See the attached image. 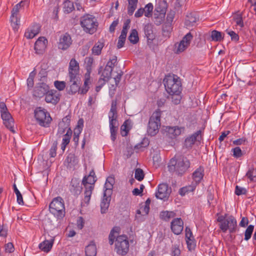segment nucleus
Instances as JSON below:
<instances>
[{"instance_id": "1", "label": "nucleus", "mask_w": 256, "mask_h": 256, "mask_svg": "<svg viewBox=\"0 0 256 256\" xmlns=\"http://www.w3.org/2000/svg\"><path fill=\"white\" fill-rule=\"evenodd\" d=\"M119 228L114 227L110 230L108 240L110 245H112L116 238L115 250L116 252L121 256H125L129 250V242L126 236L122 235L118 236Z\"/></svg>"}, {"instance_id": "2", "label": "nucleus", "mask_w": 256, "mask_h": 256, "mask_svg": "<svg viewBox=\"0 0 256 256\" xmlns=\"http://www.w3.org/2000/svg\"><path fill=\"white\" fill-rule=\"evenodd\" d=\"M190 162L185 156H180L172 158L168 164V168L170 172H176L179 175L184 174L190 168Z\"/></svg>"}, {"instance_id": "3", "label": "nucleus", "mask_w": 256, "mask_h": 256, "mask_svg": "<svg viewBox=\"0 0 256 256\" xmlns=\"http://www.w3.org/2000/svg\"><path fill=\"white\" fill-rule=\"evenodd\" d=\"M166 90L169 94L181 92L182 84L180 78L174 74H168L163 80Z\"/></svg>"}, {"instance_id": "4", "label": "nucleus", "mask_w": 256, "mask_h": 256, "mask_svg": "<svg viewBox=\"0 0 256 256\" xmlns=\"http://www.w3.org/2000/svg\"><path fill=\"white\" fill-rule=\"evenodd\" d=\"M116 100H112L111 104L110 110L108 114L110 138L111 140L113 142H114L116 139L118 126L117 121L118 113L116 110Z\"/></svg>"}, {"instance_id": "5", "label": "nucleus", "mask_w": 256, "mask_h": 256, "mask_svg": "<svg viewBox=\"0 0 256 256\" xmlns=\"http://www.w3.org/2000/svg\"><path fill=\"white\" fill-rule=\"evenodd\" d=\"M50 212L58 218H62L65 214V208L64 202L60 196L53 199L49 205Z\"/></svg>"}, {"instance_id": "6", "label": "nucleus", "mask_w": 256, "mask_h": 256, "mask_svg": "<svg viewBox=\"0 0 256 256\" xmlns=\"http://www.w3.org/2000/svg\"><path fill=\"white\" fill-rule=\"evenodd\" d=\"M80 24L84 30L90 34L95 32L98 26V22L92 15L86 14L80 18Z\"/></svg>"}, {"instance_id": "7", "label": "nucleus", "mask_w": 256, "mask_h": 256, "mask_svg": "<svg viewBox=\"0 0 256 256\" xmlns=\"http://www.w3.org/2000/svg\"><path fill=\"white\" fill-rule=\"evenodd\" d=\"M161 112L156 110L150 117L147 128L148 135L154 136L158 132L160 126Z\"/></svg>"}, {"instance_id": "8", "label": "nucleus", "mask_w": 256, "mask_h": 256, "mask_svg": "<svg viewBox=\"0 0 256 256\" xmlns=\"http://www.w3.org/2000/svg\"><path fill=\"white\" fill-rule=\"evenodd\" d=\"M0 112L4 125L10 132L14 134L16 132L14 129V120L8 112L6 106L4 102H0Z\"/></svg>"}, {"instance_id": "9", "label": "nucleus", "mask_w": 256, "mask_h": 256, "mask_svg": "<svg viewBox=\"0 0 256 256\" xmlns=\"http://www.w3.org/2000/svg\"><path fill=\"white\" fill-rule=\"evenodd\" d=\"M34 117L38 124L44 127H48L52 119L50 114L44 108H36L34 112Z\"/></svg>"}, {"instance_id": "10", "label": "nucleus", "mask_w": 256, "mask_h": 256, "mask_svg": "<svg viewBox=\"0 0 256 256\" xmlns=\"http://www.w3.org/2000/svg\"><path fill=\"white\" fill-rule=\"evenodd\" d=\"M221 230L225 232L229 230L230 233L234 232L236 228V220L232 216H230L226 218L225 221L220 224Z\"/></svg>"}, {"instance_id": "11", "label": "nucleus", "mask_w": 256, "mask_h": 256, "mask_svg": "<svg viewBox=\"0 0 256 256\" xmlns=\"http://www.w3.org/2000/svg\"><path fill=\"white\" fill-rule=\"evenodd\" d=\"M193 38V36L190 32L188 33L179 42L175 44L176 52L177 54L184 52L190 44Z\"/></svg>"}, {"instance_id": "12", "label": "nucleus", "mask_w": 256, "mask_h": 256, "mask_svg": "<svg viewBox=\"0 0 256 256\" xmlns=\"http://www.w3.org/2000/svg\"><path fill=\"white\" fill-rule=\"evenodd\" d=\"M68 78H80V66L75 58H72L69 62L68 68Z\"/></svg>"}, {"instance_id": "13", "label": "nucleus", "mask_w": 256, "mask_h": 256, "mask_svg": "<svg viewBox=\"0 0 256 256\" xmlns=\"http://www.w3.org/2000/svg\"><path fill=\"white\" fill-rule=\"evenodd\" d=\"M80 78H68V84L70 88H67L68 93L70 94H74L80 90Z\"/></svg>"}, {"instance_id": "14", "label": "nucleus", "mask_w": 256, "mask_h": 256, "mask_svg": "<svg viewBox=\"0 0 256 256\" xmlns=\"http://www.w3.org/2000/svg\"><path fill=\"white\" fill-rule=\"evenodd\" d=\"M170 190L168 185L166 184H161L158 186V192L156 194V198L165 200L167 199L170 194Z\"/></svg>"}, {"instance_id": "15", "label": "nucleus", "mask_w": 256, "mask_h": 256, "mask_svg": "<svg viewBox=\"0 0 256 256\" xmlns=\"http://www.w3.org/2000/svg\"><path fill=\"white\" fill-rule=\"evenodd\" d=\"M49 90V86L45 83H39L35 87L33 96L36 98H42L44 96L46 95Z\"/></svg>"}, {"instance_id": "16", "label": "nucleus", "mask_w": 256, "mask_h": 256, "mask_svg": "<svg viewBox=\"0 0 256 256\" xmlns=\"http://www.w3.org/2000/svg\"><path fill=\"white\" fill-rule=\"evenodd\" d=\"M170 228L175 234H180L184 228V222L181 218H174L171 222Z\"/></svg>"}, {"instance_id": "17", "label": "nucleus", "mask_w": 256, "mask_h": 256, "mask_svg": "<svg viewBox=\"0 0 256 256\" xmlns=\"http://www.w3.org/2000/svg\"><path fill=\"white\" fill-rule=\"evenodd\" d=\"M60 94L56 90H49L46 95L45 100L47 103L56 104L60 101Z\"/></svg>"}, {"instance_id": "18", "label": "nucleus", "mask_w": 256, "mask_h": 256, "mask_svg": "<svg viewBox=\"0 0 256 256\" xmlns=\"http://www.w3.org/2000/svg\"><path fill=\"white\" fill-rule=\"evenodd\" d=\"M48 40L44 37L40 38L34 44V50L37 54H42L46 47Z\"/></svg>"}, {"instance_id": "19", "label": "nucleus", "mask_w": 256, "mask_h": 256, "mask_svg": "<svg viewBox=\"0 0 256 256\" xmlns=\"http://www.w3.org/2000/svg\"><path fill=\"white\" fill-rule=\"evenodd\" d=\"M72 44L71 37L66 33L61 36L58 44V48L62 50H66L70 47Z\"/></svg>"}, {"instance_id": "20", "label": "nucleus", "mask_w": 256, "mask_h": 256, "mask_svg": "<svg viewBox=\"0 0 256 256\" xmlns=\"http://www.w3.org/2000/svg\"><path fill=\"white\" fill-rule=\"evenodd\" d=\"M200 130H198L192 135L187 137L184 140V146L188 149L191 148L196 140L197 138L200 135Z\"/></svg>"}, {"instance_id": "21", "label": "nucleus", "mask_w": 256, "mask_h": 256, "mask_svg": "<svg viewBox=\"0 0 256 256\" xmlns=\"http://www.w3.org/2000/svg\"><path fill=\"white\" fill-rule=\"evenodd\" d=\"M97 180L95 172L92 170L88 176H85L82 180V184L84 186H94Z\"/></svg>"}, {"instance_id": "22", "label": "nucleus", "mask_w": 256, "mask_h": 256, "mask_svg": "<svg viewBox=\"0 0 256 256\" xmlns=\"http://www.w3.org/2000/svg\"><path fill=\"white\" fill-rule=\"evenodd\" d=\"M166 134L171 138H175L181 134V128L177 126H167L166 128Z\"/></svg>"}, {"instance_id": "23", "label": "nucleus", "mask_w": 256, "mask_h": 256, "mask_svg": "<svg viewBox=\"0 0 256 256\" xmlns=\"http://www.w3.org/2000/svg\"><path fill=\"white\" fill-rule=\"evenodd\" d=\"M114 183V178L112 176H108L104 184V188H106L104 194V195L108 194L111 196L112 194V189L113 188V185Z\"/></svg>"}, {"instance_id": "24", "label": "nucleus", "mask_w": 256, "mask_h": 256, "mask_svg": "<svg viewBox=\"0 0 256 256\" xmlns=\"http://www.w3.org/2000/svg\"><path fill=\"white\" fill-rule=\"evenodd\" d=\"M144 30L148 40H153L155 38V36L153 32L152 25L150 24H147L144 26Z\"/></svg>"}, {"instance_id": "25", "label": "nucleus", "mask_w": 256, "mask_h": 256, "mask_svg": "<svg viewBox=\"0 0 256 256\" xmlns=\"http://www.w3.org/2000/svg\"><path fill=\"white\" fill-rule=\"evenodd\" d=\"M111 200V196L108 194L104 195V198L100 203V208L102 214H104L106 212L110 206V201Z\"/></svg>"}, {"instance_id": "26", "label": "nucleus", "mask_w": 256, "mask_h": 256, "mask_svg": "<svg viewBox=\"0 0 256 256\" xmlns=\"http://www.w3.org/2000/svg\"><path fill=\"white\" fill-rule=\"evenodd\" d=\"M112 70H112V68L105 66L102 74V76L103 78H100L98 82H102V85H104L106 82H108L111 78V74Z\"/></svg>"}, {"instance_id": "27", "label": "nucleus", "mask_w": 256, "mask_h": 256, "mask_svg": "<svg viewBox=\"0 0 256 256\" xmlns=\"http://www.w3.org/2000/svg\"><path fill=\"white\" fill-rule=\"evenodd\" d=\"M104 46V40L103 39L98 40L94 44V46L92 49V54L95 56L100 55Z\"/></svg>"}, {"instance_id": "28", "label": "nucleus", "mask_w": 256, "mask_h": 256, "mask_svg": "<svg viewBox=\"0 0 256 256\" xmlns=\"http://www.w3.org/2000/svg\"><path fill=\"white\" fill-rule=\"evenodd\" d=\"M96 244L93 241H92L86 248V256H96Z\"/></svg>"}, {"instance_id": "29", "label": "nucleus", "mask_w": 256, "mask_h": 256, "mask_svg": "<svg viewBox=\"0 0 256 256\" xmlns=\"http://www.w3.org/2000/svg\"><path fill=\"white\" fill-rule=\"evenodd\" d=\"M198 18L196 17L195 14L190 13L186 15L185 20V26L186 28H190L194 26L197 22Z\"/></svg>"}, {"instance_id": "30", "label": "nucleus", "mask_w": 256, "mask_h": 256, "mask_svg": "<svg viewBox=\"0 0 256 256\" xmlns=\"http://www.w3.org/2000/svg\"><path fill=\"white\" fill-rule=\"evenodd\" d=\"M53 240H45L40 244L38 247L42 250L48 252L51 250L53 245Z\"/></svg>"}, {"instance_id": "31", "label": "nucleus", "mask_w": 256, "mask_h": 256, "mask_svg": "<svg viewBox=\"0 0 256 256\" xmlns=\"http://www.w3.org/2000/svg\"><path fill=\"white\" fill-rule=\"evenodd\" d=\"M204 175V170L201 167H200L193 173V179L196 183H199L203 178Z\"/></svg>"}, {"instance_id": "32", "label": "nucleus", "mask_w": 256, "mask_h": 256, "mask_svg": "<svg viewBox=\"0 0 256 256\" xmlns=\"http://www.w3.org/2000/svg\"><path fill=\"white\" fill-rule=\"evenodd\" d=\"M63 10L65 14H70L74 10V3L70 0H66L63 2Z\"/></svg>"}, {"instance_id": "33", "label": "nucleus", "mask_w": 256, "mask_h": 256, "mask_svg": "<svg viewBox=\"0 0 256 256\" xmlns=\"http://www.w3.org/2000/svg\"><path fill=\"white\" fill-rule=\"evenodd\" d=\"M86 190L84 191V202L88 204L90 202L92 192L94 188V186H84Z\"/></svg>"}, {"instance_id": "34", "label": "nucleus", "mask_w": 256, "mask_h": 256, "mask_svg": "<svg viewBox=\"0 0 256 256\" xmlns=\"http://www.w3.org/2000/svg\"><path fill=\"white\" fill-rule=\"evenodd\" d=\"M65 162L68 164V167H71L75 166L78 163V160L75 155L70 153L67 156Z\"/></svg>"}, {"instance_id": "35", "label": "nucleus", "mask_w": 256, "mask_h": 256, "mask_svg": "<svg viewBox=\"0 0 256 256\" xmlns=\"http://www.w3.org/2000/svg\"><path fill=\"white\" fill-rule=\"evenodd\" d=\"M176 214L174 212L162 211L160 214V218L164 221H169L172 218L175 216Z\"/></svg>"}, {"instance_id": "36", "label": "nucleus", "mask_w": 256, "mask_h": 256, "mask_svg": "<svg viewBox=\"0 0 256 256\" xmlns=\"http://www.w3.org/2000/svg\"><path fill=\"white\" fill-rule=\"evenodd\" d=\"M128 13L132 16L136 8L138 0H128Z\"/></svg>"}, {"instance_id": "37", "label": "nucleus", "mask_w": 256, "mask_h": 256, "mask_svg": "<svg viewBox=\"0 0 256 256\" xmlns=\"http://www.w3.org/2000/svg\"><path fill=\"white\" fill-rule=\"evenodd\" d=\"M130 42L132 44H136L139 40L138 32L136 30L132 29L128 38Z\"/></svg>"}, {"instance_id": "38", "label": "nucleus", "mask_w": 256, "mask_h": 256, "mask_svg": "<svg viewBox=\"0 0 256 256\" xmlns=\"http://www.w3.org/2000/svg\"><path fill=\"white\" fill-rule=\"evenodd\" d=\"M250 182H256V168H251L246 174Z\"/></svg>"}, {"instance_id": "39", "label": "nucleus", "mask_w": 256, "mask_h": 256, "mask_svg": "<svg viewBox=\"0 0 256 256\" xmlns=\"http://www.w3.org/2000/svg\"><path fill=\"white\" fill-rule=\"evenodd\" d=\"M211 38L214 41L220 42L223 39L222 33L216 30H214L211 33Z\"/></svg>"}, {"instance_id": "40", "label": "nucleus", "mask_w": 256, "mask_h": 256, "mask_svg": "<svg viewBox=\"0 0 256 256\" xmlns=\"http://www.w3.org/2000/svg\"><path fill=\"white\" fill-rule=\"evenodd\" d=\"M10 21L13 28L14 29H18L20 24V18L18 17V15L11 14Z\"/></svg>"}, {"instance_id": "41", "label": "nucleus", "mask_w": 256, "mask_h": 256, "mask_svg": "<svg viewBox=\"0 0 256 256\" xmlns=\"http://www.w3.org/2000/svg\"><path fill=\"white\" fill-rule=\"evenodd\" d=\"M13 187H14V192L16 195V200H17L18 203L19 204L24 205V202L23 201L22 195L20 194V192L18 189L15 184H14Z\"/></svg>"}, {"instance_id": "42", "label": "nucleus", "mask_w": 256, "mask_h": 256, "mask_svg": "<svg viewBox=\"0 0 256 256\" xmlns=\"http://www.w3.org/2000/svg\"><path fill=\"white\" fill-rule=\"evenodd\" d=\"M232 18L236 22L237 26H238L241 28L244 26V22L241 14L238 13L234 14Z\"/></svg>"}, {"instance_id": "43", "label": "nucleus", "mask_w": 256, "mask_h": 256, "mask_svg": "<svg viewBox=\"0 0 256 256\" xmlns=\"http://www.w3.org/2000/svg\"><path fill=\"white\" fill-rule=\"evenodd\" d=\"M180 92H176L174 94H170L172 95V102L174 104H178L180 103L182 96L180 95Z\"/></svg>"}, {"instance_id": "44", "label": "nucleus", "mask_w": 256, "mask_h": 256, "mask_svg": "<svg viewBox=\"0 0 256 256\" xmlns=\"http://www.w3.org/2000/svg\"><path fill=\"white\" fill-rule=\"evenodd\" d=\"M144 176V171L140 168H136L135 170L134 178L138 181H142Z\"/></svg>"}, {"instance_id": "45", "label": "nucleus", "mask_w": 256, "mask_h": 256, "mask_svg": "<svg viewBox=\"0 0 256 256\" xmlns=\"http://www.w3.org/2000/svg\"><path fill=\"white\" fill-rule=\"evenodd\" d=\"M254 229V226L253 225H250L248 226L244 232V240H248L250 239Z\"/></svg>"}, {"instance_id": "46", "label": "nucleus", "mask_w": 256, "mask_h": 256, "mask_svg": "<svg viewBox=\"0 0 256 256\" xmlns=\"http://www.w3.org/2000/svg\"><path fill=\"white\" fill-rule=\"evenodd\" d=\"M144 16L149 18L152 16V12L153 10V5L152 3H148L144 8Z\"/></svg>"}, {"instance_id": "47", "label": "nucleus", "mask_w": 256, "mask_h": 256, "mask_svg": "<svg viewBox=\"0 0 256 256\" xmlns=\"http://www.w3.org/2000/svg\"><path fill=\"white\" fill-rule=\"evenodd\" d=\"M72 134V131L71 129L68 128V130H67L66 133L64 135L62 144L68 145L70 142Z\"/></svg>"}, {"instance_id": "48", "label": "nucleus", "mask_w": 256, "mask_h": 256, "mask_svg": "<svg viewBox=\"0 0 256 256\" xmlns=\"http://www.w3.org/2000/svg\"><path fill=\"white\" fill-rule=\"evenodd\" d=\"M25 2H24V1H21L20 2H19L18 4H16L12 8V14H16V15H18L19 12H20V8L21 7H22L24 6V4H25Z\"/></svg>"}, {"instance_id": "49", "label": "nucleus", "mask_w": 256, "mask_h": 256, "mask_svg": "<svg viewBox=\"0 0 256 256\" xmlns=\"http://www.w3.org/2000/svg\"><path fill=\"white\" fill-rule=\"evenodd\" d=\"M130 20L128 19L126 20V22L124 24V26L122 27V31L121 32V34L125 36H126L128 30L130 28Z\"/></svg>"}, {"instance_id": "50", "label": "nucleus", "mask_w": 256, "mask_h": 256, "mask_svg": "<svg viewBox=\"0 0 256 256\" xmlns=\"http://www.w3.org/2000/svg\"><path fill=\"white\" fill-rule=\"evenodd\" d=\"M54 86L58 90H63L66 86V82L64 81L56 80L54 82Z\"/></svg>"}, {"instance_id": "51", "label": "nucleus", "mask_w": 256, "mask_h": 256, "mask_svg": "<svg viewBox=\"0 0 256 256\" xmlns=\"http://www.w3.org/2000/svg\"><path fill=\"white\" fill-rule=\"evenodd\" d=\"M186 242L188 245V248L190 250H194L196 247V242L194 238L186 240Z\"/></svg>"}, {"instance_id": "52", "label": "nucleus", "mask_w": 256, "mask_h": 256, "mask_svg": "<svg viewBox=\"0 0 256 256\" xmlns=\"http://www.w3.org/2000/svg\"><path fill=\"white\" fill-rule=\"evenodd\" d=\"M58 142L55 141L53 142L52 145L50 150V157L54 158L56 156V151L57 148Z\"/></svg>"}, {"instance_id": "53", "label": "nucleus", "mask_w": 256, "mask_h": 256, "mask_svg": "<svg viewBox=\"0 0 256 256\" xmlns=\"http://www.w3.org/2000/svg\"><path fill=\"white\" fill-rule=\"evenodd\" d=\"M117 62V58L116 56H114L112 57V58H110V60L107 62V64L106 65V67L110 68H112L113 70L114 67L115 66V64Z\"/></svg>"}, {"instance_id": "54", "label": "nucleus", "mask_w": 256, "mask_h": 256, "mask_svg": "<svg viewBox=\"0 0 256 256\" xmlns=\"http://www.w3.org/2000/svg\"><path fill=\"white\" fill-rule=\"evenodd\" d=\"M90 68H87V72L84 75V86H88V84L90 83Z\"/></svg>"}, {"instance_id": "55", "label": "nucleus", "mask_w": 256, "mask_h": 256, "mask_svg": "<svg viewBox=\"0 0 256 256\" xmlns=\"http://www.w3.org/2000/svg\"><path fill=\"white\" fill-rule=\"evenodd\" d=\"M233 152V156L236 158H239L242 156V153L240 147H236L232 150Z\"/></svg>"}, {"instance_id": "56", "label": "nucleus", "mask_w": 256, "mask_h": 256, "mask_svg": "<svg viewBox=\"0 0 256 256\" xmlns=\"http://www.w3.org/2000/svg\"><path fill=\"white\" fill-rule=\"evenodd\" d=\"M180 250L178 248V246L176 244L172 246V256H180Z\"/></svg>"}, {"instance_id": "57", "label": "nucleus", "mask_w": 256, "mask_h": 256, "mask_svg": "<svg viewBox=\"0 0 256 256\" xmlns=\"http://www.w3.org/2000/svg\"><path fill=\"white\" fill-rule=\"evenodd\" d=\"M126 36H125L120 34L118 38V42L117 44V47L118 48H120L124 46L126 41Z\"/></svg>"}, {"instance_id": "58", "label": "nucleus", "mask_w": 256, "mask_h": 256, "mask_svg": "<svg viewBox=\"0 0 256 256\" xmlns=\"http://www.w3.org/2000/svg\"><path fill=\"white\" fill-rule=\"evenodd\" d=\"M246 193V188L236 186L235 189V194L238 196L242 194H245Z\"/></svg>"}, {"instance_id": "59", "label": "nucleus", "mask_w": 256, "mask_h": 256, "mask_svg": "<svg viewBox=\"0 0 256 256\" xmlns=\"http://www.w3.org/2000/svg\"><path fill=\"white\" fill-rule=\"evenodd\" d=\"M40 26L38 24H34L29 29L36 36L40 32Z\"/></svg>"}, {"instance_id": "60", "label": "nucleus", "mask_w": 256, "mask_h": 256, "mask_svg": "<svg viewBox=\"0 0 256 256\" xmlns=\"http://www.w3.org/2000/svg\"><path fill=\"white\" fill-rule=\"evenodd\" d=\"M34 74H32V72H31L29 76V77L28 78L27 80V84L28 86V87L32 88L34 86Z\"/></svg>"}, {"instance_id": "61", "label": "nucleus", "mask_w": 256, "mask_h": 256, "mask_svg": "<svg viewBox=\"0 0 256 256\" xmlns=\"http://www.w3.org/2000/svg\"><path fill=\"white\" fill-rule=\"evenodd\" d=\"M228 34L231 37V39L232 40L238 41V35L234 31H229L228 32Z\"/></svg>"}, {"instance_id": "62", "label": "nucleus", "mask_w": 256, "mask_h": 256, "mask_svg": "<svg viewBox=\"0 0 256 256\" xmlns=\"http://www.w3.org/2000/svg\"><path fill=\"white\" fill-rule=\"evenodd\" d=\"M175 12L174 11L170 12L166 16V20L168 22V23H170L172 22L174 18V17Z\"/></svg>"}, {"instance_id": "63", "label": "nucleus", "mask_w": 256, "mask_h": 256, "mask_svg": "<svg viewBox=\"0 0 256 256\" xmlns=\"http://www.w3.org/2000/svg\"><path fill=\"white\" fill-rule=\"evenodd\" d=\"M70 118L71 116L70 115H68L64 117L60 122L64 123V124H66V126H70Z\"/></svg>"}, {"instance_id": "64", "label": "nucleus", "mask_w": 256, "mask_h": 256, "mask_svg": "<svg viewBox=\"0 0 256 256\" xmlns=\"http://www.w3.org/2000/svg\"><path fill=\"white\" fill-rule=\"evenodd\" d=\"M6 250L8 252H12L14 251V246L12 242H8L6 245Z\"/></svg>"}]
</instances>
